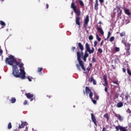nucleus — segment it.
I'll use <instances>...</instances> for the list:
<instances>
[{
    "label": "nucleus",
    "mask_w": 131,
    "mask_h": 131,
    "mask_svg": "<svg viewBox=\"0 0 131 131\" xmlns=\"http://www.w3.org/2000/svg\"><path fill=\"white\" fill-rule=\"evenodd\" d=\"M20 59H17L15 56L10 55L5 59L6 64L12 66V74L14 77L26 79V73L24 71V64Z\"/></svg>",
    "instance_id": "f257e3e1"
},
{
    "label": "nucleus",
    "mask_w": 131,
    "mask_h": 131,
    "mask_svg": "<svg viewBox=\"0 0 131 131\" xmlns=\"http://www.w3.org/2000/svg\"><path fill=\"white\" fill-rule=\"evenodd\" d=\"M78 46L79 47V49H80L81 52L79 51L77 52V60L79 62V64H76V66L79 71H81V69H80V67H81L82 70L84 71H85V68H84V63H83V61L81 60V56H83V50L84 49L83 48V45L81 42H79L78 43Z\"/></svg>",
    "instance_id": "f03ea898"
},
{
    "label": "nucleus",
    "mask_w": 131,
    "mask_h": 131,
    "mask_svg": "<svg viewBox=\"0 0 131 131\" xmlns=\"http://www.w3.org/2000/svg\"><path fill=\"white\" fill-rule=\"evenodd\" d=\"M71 9H73L74 13L76 14L75 16V23L76 25L78 26L79 28H80V14H81V12L80 11V9L79 8H77L76 6H75V4L74 2H72L71 5Z\"/></svg>",
    "instance_id": "7ed1b4c3"
},
{
    "label": "nucleus",
    "mask_w": 131,
    "mask_h": 131,
    "mask_svg": "<svg viewBox=\"0 0 131 131\" xmlns=\"http://www.w3.org/2000/svg\"><path fill=\"white\" fill-rule=\"evenodd\" d=\"M83 94L84 95H88L89 94V98H90V99L92 100L93 104H97V100H96V99H94L93 98V92H92V90H91L90 89V88H89L88 86H86L85 88V91H83Z\"/></svg>",
    "instance_id": "20e7f679"
},
{
    "label": "nucleus",
    "mask_w": 131,
    "mask_h": 131,
    "mask_svg": "<svg viewBox=\"0 0 131 131\" xmlns=\"http://www.w3.org/2000/svg\"><path fill=\"white\" fill-rule=\"evenodd\" d=\"M85 48L86 50L84 53V57H85L86 58H88V57H89L88 52L90 54H94V52H95V48H94V47H92V50H91V47H90V44H89V43L87 42L85 43Z\"/></svg>",
    "instance_id": "39448f33"
},
{
    "label": "nucleus",
    "mask_w": 131,
    "mask_h": 131,
    "mask_svg": "<svg viewBox=\"0 0 131 131\" xmlns=\"http://www.w3.org/2000/svg\"><path fill=\"white\" fill-rule=\"evenodd\" d=\"M103 79L104 81V83H103L102 85L103 86H105L104 91L106 94H109V92H108V89H109V86H108V82L107 81V75H104L103 76Z\"/></svg>",
    "instance_id": "423d86ee"
},
{
    "label": "nucleus",
    "mask_w": 131,
    "mask_h": 131,
    "mask_svg": "<svg viewBox=\"0 0 131 131\" xmlns=\"http://www.w3.org/2000/svg\"><path fill=\"white\" fill-rule=\"evenodd\" d=\"M124 45L125 46V50L126 51V56H129L130 55V43L124 42Z\"/></svg>",
    "instance_id": "0eeeda50"
},
{
    "label": "nucleus",
    "mask_w": 131,
    "mask_h": 131,
    "mask_svg": "<svg viewBox=\"0 0 131 131\" xmlns=\"http://www.w3.org/2000/svg\"><path fill=\"white\" fill-rule=\"evenodd\" d=\"M89 22H90V16H89V15H88L84 20V24H83V27L85 28V29H86L88 28V26L89 25Z\"/></svg>",
    "instance_id": "6e6552de"
},
{
    "label": "nucleus",
    "mask_w": 131,
    "mask_h": 131,
    "mask_svg": "<svg viewBox=\"0 0 131 131\" xmlns=\"http://www.w3.org/2000/svg\"><path fill=\"white\" fill-rule=\"evenodd\" d=\"M25 95L27 97V99L30 100L31 102L33 101V100H35V97L34 95L30 93H25Z\"/></svg>",
    "instance_id": "1a4fd4ad"
},
{
    "label": "nucleus",
    "mask_w": 131,
    "mask_h": 131,
    "mask_svg": "<svg viewBox=\"0 0 131 131\" xmlns=\"http://www.w3.org/2000/svg\"><path fill=\"white\" fill-rule=\"evenodd\" d=\"M115 129H117L118 130H120V131H127L128 130V128L127 127V126L126 127H122L120 125H118L115 127Z\"/></svg>",
    "instance_id": "9d476101"
},
{
    "label": "nucleus",
    "mask_w": 131,
    "mask_h": 131,
    "mask_svg": "<svg viewBox=\"0 0 131 131\" xmlns=\"http://www.w3.org/2000/svg\"><path fill=\"white\" fill-rule=\"evenodd\" d=\"M114 113L115 114V117H117V118H118V119L119 120V121H123V117L122 116H121V115H120V114H117L115 113V112H114Z\"/></svg>",
    "instance_id": "9b49d317"
},
{
    "label": "nucleus",
    "mask_w": 131,
    "mask_h": 131,
    "mask_svg": "<svg viewBox=\"0 0 131 131\" xmlns=\"http://www.w3.org/2000/svg\"><path fill=\"white\" fill-rule=\"evenodd\" d=\"M91 119L93 121V122L94 123L95 125L97 126V120L96 119V117H95V115H94V114H91Z\"/></svg>",
    "instance_id": "f8f14e48"
},
{
    "label": "nucleus",
    "mask_w": 131,
    "mask_h": 131,
    "mask_svg": "<svg viewBox=\"0 0 131 131\" xmlns=\"http://www.w3.org/2000/svg\"><path fill=\"white\" fill-rule=\"evenodd\" d=\"M99 1L98 0L95 1V7L94 9L96 11H98L99 10Z\"/></svg>",
    "instance_id": "ddd939ff"
},
{
    "label": "nucleus",
    "mask_w": 131,
    "mask_h": 131,
    "mask_svg": "<svg viewBox=\"0 0 131 131\" xmlns=\"http://www.w3.org/2000/svg\"><path fill=\"white\" fill-rule=\"evenodd\" d=\"M124 12L126 15H127L128 16H130L131 13L130 12H129V9L127 8H124Z\"/></svg>",
    "instance_id": "4468645a"
},
{
    "label": "nucleus",
    "mask_w": 131,
    "mask_h": 131,
    "mask_svg": "<svg viewBox=\"0 0 131 131\" xmlns=\"http://www.w3.org/2000/svg\"><path fill=\"white\" fill-rule=\"evenodd\" d=\"M25 125H26V122H23L21 121V124H19L18 128H24Z\"/></svg>",
    "instance_id": "2eb2a0df"
},
{
    "label": "nucleus",
    "mask_w": 131,
    "mask_h": 131,
    "mask_svg": "<svg viewBox=\"0 0 131 131\" xmlns=\"http://www.w3.org/2000/svg\"><path fill=\"white\" fill-rule=\"evenodd\" d=\"M125 98L126 101H128V99H130V95L128 94V92H126Z\"/></svg>",
    "instance_id": "dca6fc26"
},
{
    "label": "nucleus",
    "mask_w": 131,
    "mask_h": 131,
    "mask_svg": "<svg viewBox=\"0 0 131 131\" xmlns=\"http://www.w3.org/2000/svg\"><path fill=\"white\" fill-rule=\"evenodd\" d=\"M97 28L98 31H99L100 33H101L102 35H104V31H103V29H102V28H100L97 26Z\"/></svg>",
    "instance_id": "f3484780"
},
{
    "label": "nucleus",
    "mask_w": 131,
    "mask_h": 131,
    "mask_svg": "<svg viewBox=\"0 0 131 131\" xmlns=\"http://www.w3.org/2000/svg\"><path fill=\"white\" fill-rule=\"evenodd\" d=\"M90 81L91 82H93V84L94 85H96L97 84V81H96V80H95V79L93 77H91L90 78Z\"/></svg>",
    "instance_id": "a211bd4d"
},
{
    "label": "nucleus",
    "mask_w": 131,
    "mask_h": 131,
    "mask_svg": "<svg viewBox=\"0 0 131 131\" xmlns=\"http://www.w3.org/2000/svg\"><path fill=\"white\" fill-rule=\"evenodd\" d=\"M123 106V102H118L117 104V107L118 108H121V107H122Z\"/></svg>",
    "instance_id": "6ab92c4d"
},
{
    "label": "nucleus",
    "mask_w": 131,
    "mask_h": 131,
    "mask_svg": "<svg viewBox=\"0 0 131 131\" xmlns=\"http://www.w3.org/2000/svg\"><path fill=\"white\" fill-rule=\"evenodd\" d=\"M117 9V12H118L119 11H121L122 10L121 9V5H118L116 6V8H115L114 10V11H115V10H116Z\"/></svg>",
    "instance_id": "aec40b11"
},
{
    "label": "nucleus",
    "mask_w": 131,
    "mask_h": 131,
    "mask_svg": "<svg viewBox=\"0 0 131 131\" xmlns=\"http://www.w3.org/2000/svg\"><path fill=\"white\" fill-rule=\"evenodd\" d=\"M117 18H119L121 16V14H122V10H119V11H117Z\"/></svg>",
    "instance_id": "412c9836"
},
{
    "label": "nucleus",
    "mask_w": 131,
    "mask_h": 131,
    "mask_svg": "<svg viewBox=\"0 0 131 131\" xmlns=\"http://www.w3.org/2000/svg\"><path fill=\"white\" fill-rule=\"evenodd\" d=\"M16 101V100L15 97H12L10 100L11 103H12V104H14V103H15Z\"/></svg>",
    "instance_id": "4be33fe9"
},
{
    "label": "nucleus",
    "mask_w": 131,
    "mask_h": 131,
    "mask_svg": "<svg viewBox=\"0 0 131 131\" xmlns=\"http://www.w3.org/2000/svg\"><path fill=\"white\" fill-rule=\"evenodd\" d=\"M103 117L106 119V121H108V120H109V115H108V113L105 114L103 115Z\"/></svg>",
    "instance_id": "5701e85b"
},
{
    "label": "nucleus",
    "mask_w": 131,
    "mask_h": 131,
    "mask_svg": "<svg viewBox=\"0 0 131 131\" xmlns=\"http://www.w3.org/2000/svg\"><path fill=\"white\" fill-rule=\"evenodd\" d=\"M126 35V34L125 32H124H124H122L121 33H120V36L121 37H123V36L125 37Z\"/></svg>",
    "instance_id": "b1692460"
},
{
    "label": "nucleus",
    "mask_w": 131,
    "mask_h": 131,
    "mask_svg": "<svg viewBox=\"0 0 131 131\" xmlns=\"http://www.w3.org/2000/svg\"><path fill=\"white\" fill-rule=\"evenodd\" d=\"M0 24L3 26V28L6 26V23H5L3 20H0Z\"/></svg>",
    "instance_id": "393cba45"
},
{
    "label": "nucleus",
    "mask_w": 131,
    "mask_h": 131,
    "mask_svg": "<svg viewBox=\"0 0 131 131\" xmlns=\"http://www.w3.org/2000/svg\"><path fill=\"white\" fill-rule=\"evenodd\" d=\"M111 36V32H108L107 37H106V38H105L104 39V40H107V39H108L109 37H110Z\"/></svg>",
    "instance_id": "a878e982"
},
{
    "label": "nucleus",
    "mask_w": 131,
    "mask_h": 131,
    "mask_svg": "<svg viewBox=\"0 0 131 131\" xmlns=\"http://www.w3.org/2000/svg\"><path fill=\"white\" fill-rule=\"evenodd\" d=\"M80 5L81 6V7H84V4L83 3V2L81 0L79 1Z\"/></svg>",
    "instance_id": "bb28decb"
},
{
    "label": "nucleus",
    "mask_w": 131,
    "mask_h": 131,
    "mask_svg": "<svg viewBox=\"0 0 131 131\" xmlns=\"http://www.w3.org/2000/svg\"><path fill=\"white\" fill-rule=\"evenodd\" d=\"M114 39H115V38L114 37V36H112L110 38V41L111 42H113V41L114 40Z\"/></svg>",
    "instance_id": "cd10ccee"
},
{
    "label": "nucleus",
    "mask_w": 131,
    "mask_h": 131,
    "mask_svg": "<svg viewBox=\"0 0 131 131\" xmlns=\"http://www.w3.org/2000/svg\"><path fill=\"white\" fill-rule=\"evenodd\" d=\"M8 129H11V128H12V123L11 122H9L8 123Z\"/></svg>",
    "instance_id": "c85d7f7f"
},
{
    "label": "nucleus",
    "mask_w": 131,
    "mask_h": 131,
    "mask_svg": "<svg viewBox=\"0 0 131 131\" xmlns=\"http://www.w3.org/2000/svg\"><path fill=\"white\" fill-rule=\"evenodd\" d=\"M94 100H99V96L97 95V94L94 95Z\"/></svg>",
    "instance_id": "c756f323"
},
{
    "label": "nucleus",
    "mask_w": 131,
    "mask_h": 131,
    "mask_svg": "<svg viewBox=\"0 0 131 131\" xmlns=\"http://www.w3.org/2000/svg\"><path fill=\"white\" fill-rule=\"evenodd\" d=\"M126 112L129 114V116H131V111L129 108H127Z\"/></svg>",
    "instance_id": "7c9ffc66"
},
{
    "label": "nucleus",
    "mask_w": 131,
    "mask_h": 131,
    "mask_svg": "<svg viewBox=\"0 0 131 131\" xmlns=\"http://www.w3.org/2000/svg\"><path fill=\"white\" fill-rule=\"evenodd\" d=\"M96 38L98 41H101V38L99 37V35H98V34H96Z\"/></svg>",
    "instance_id": "2f4dec72"
},
{
    "label": "nucleus",
    "mask_w": 131,
    "mask_h": 131,
    "mask_svg": "<svg viewBox=\"0 0 131 131\" xmlns=\"http://www.w3.org/2000/svg\"><path fill=\"white\" fill-rule=\"evenodd\" d=\"M127 73H128V75L131 76V72L130 70H129V68L127 69Z\"/></svg>",
    "instance_id": "473e14b6"
},
{
    "label": "nucleus",
    "mask_w": 131,
    "mask_h": 131,
    "mask_svg": "<svg viewBox=\"0 0 131 131\" xmlns=\"http://www.w3.org/2000/svg\"><path fill=\"white\" fill-rule=\"evenodd\" d=\"M115 52H119L120 51V49L118 47H115Z\"/></svg>",
    "instance_id": "72a5a7b5"
},
{
    "label": "nucleus",
    "mask_w": 131,
    "mask_h": 131,
    "mask_svg": "<svg viewBox=\"0 0 131 131\" xmlns=\"http://www.w3.org/2000/svg\"><path fill=\"white\" fill-rule=\"evenodd\" d=\"M98 53H100V54H102L103 53V50H102V49L101 48H99L98 49Z\"/></svg>",
    "instance_id": "f704fd0d"
},
{
    "label": "nucleus",
    "mask_w": 131,
    "mask_h": 131,
    "mask_svg": "<svg viewBox=\"0 0 131 131\" xmlns=\"http://www.w3.org/2000/svg\"><path fill=\"white\" fill-rule=\"evenodd\" d=\"M42 71V68H38L37 72H41Z\"/></svg>",
    "instance_id": "c9c22d12"
},
{
    "label": "nucleus",
    "mask_w": 131,
    "mask_h": 131,
    "mask_svg": "<svg viewBox=\"0 0 131 131\" xmlns=\"http://www.w3.org/2000/svg\"><path fill=\"white\" fill-rule=\"evenodd\" d=\"M89 39L90 40H92V39H94V37L93 36V35L89 36Z\"/></svg>",
    "instance_id": "e433bc0d"
},
{
    "label": "nucleus",
    "mask_w": 131,
    "mask_h": 131,
    "mask_svg": "<svg viewBox=\"0 0 131 131\" xmlns=\"http://www.w3.org/2000/svg\"><path fill=\"white\" fill-rule=\"evenodd\" d=\"M97 45H98V42L97 41H94V48H96V47H97Z\"/></svg>",
    "instance_id": "4c0bfd02"
},
{
    "label": "nucleus",
    "mask_w": 131,
    "mask_h": 131,
    "mask_svg": "<svg viewBox=\"0 0 131 131\" xmlns=\"http://www.w3.org/2000/svg\"><path fill=\"white\" fill-rule=\"evenodd\" d=\"M86 58L87 57H85V56L82 57V59L84 62H86Z\"/></svg>",
    "instance_id": "58836bf2"
},
{
    "label": "nucleus",
    "mask_w": 131,
    "mask_h": 131,
    "mask_svg": "<svg viewBox=\"0 0 131 131\" xmlns=\"http://www.w3.org/2000/svg\"><path fill=\"white\" fill-rule=\"evenodd\" d=\"M75 49H76L75 47H72V50L73 51V52H75Z\"/></svg>",
    "instance_id": "ea45409f"
},
{
    "label": "nucleus",
    "mask_w": 131,
    "mask_h": 131,
    "mask_svg": "<svg viewBox=\"0 0 131 131\" xmlns=\"http://www.w3.org/2000/svg\"><path fill=\"white\" fill-rule=\"evenodd\" d=\"M27 103H28V101H27V100H25L24 102V105H27Z\"/></svg>",
    "instance_id": "a19ab883"
},
{
    "label": "nucleus",
    "mask_w": 131,
    "mask_h": 131,
    "mask_svg": "<svg viewBox=\"0 0 131 131\" xmlns=\"http://www.w3.org/2000/svg\"><path fill=\"white\" fill-rule=\"evenodd\" d=\"M3 50L1 49L0 50V56H2V55H3Z\"/></svg>",
    "instance_id": "79ce46f5"
},
{
    "label": "nucleus",
    "mask_w": 131,
    "mask_h": 131,
    "mask_svg": "<svg viewBox=\"0 0 131 131\" xmlns=\"http://www.w3.org/2000/svg\"><path fill=\"white\" fill-rule=\"evenodd\" d=\"M122 71L124 73H125V72H126V70L123 68H122Z\"/></svg>",
    "instance_id": "37998d69"
},
{
    "label": "nucleus",
    "mask_w": 131,
    "mask_h": 131,
    "mask_svg": "<svg viewBox=\"0 0 131 131\" xmlns=\"http://www.w3.org/2000/svg\"><path fill=\"white\" fill-rule=\"evenodd\" d=\"M27 79H28L29 81H32V80L31 78H30V77H28Z\"/></svg>",
    "instance_id": "c03bdc74"
},
{
    "label": "nucleus",
    "mask_w": 131,
    "mask_h": 131,
    "mask_svg": "<svg viewBox=\"0 0 131 131\" xmlns=\"http://www.w3.org/2000/svg\"><path fill=\"white\" fill-rule=\"evenodd\" d=\"M102 131H108L105 127H103Z\"/></svg>",
    "instance_id": "a18cd8bd"
},
{
    "label": "nucleus",
    "mask_w": 131,
    "mask_h": 131,
    "mask_svg": "<svg viewBox=\"0 0 131 131\" xmlns=\"http://www.w3.org/2000/svg\"><path fill=\"white\" fill-rule=\"evenodd\" d=\"M115 84H118V81H115L113 82Z\"/></svg>",
    "instance_id": "49530a36"
},
{
    "label": "nucleus",
    "mask_w": 131,
    "mask_h": 131,
    "mask_svg": "<svg viewBox=\"0 0 131 131\" xmlns=\"http://www.w3.org/2000/svg\"><path fill=\"white\" fill-rule=\"evenodd\" d=\"M92 62H93V63H95V62H96V58H93V59H92Z\"/></svg>",
    "instance_id": "de8ad7c7"
},
{
    "label": "nucleus",
    "mask_w": 131,
    "mask_h": 131,
    "mask_svg": "<svg viewBox=\"0 0 131 131\" xmlns=\"http://www.w3.org/2000/svg\"><path fill=\"white\" fill-rule=\"evenodd\" d=\"M87 71H91V68H90L89 67L87 68L86 69Z\"/></svg>",
    "instance_id": "09e8293b"
},
{
    "label": "nucleus",
    "mask_w": 131,
    "mask_h": 131,
    "mask_svg": "<svg viewBox=\"0 0 131 131\" xmlns=\"http://www.w3.org/2000/svg\"><path fill=\"white\" fill-rule=\"evenodd\" d=\"M100 4H103V3H104V0H99Z\"/></svg>",
    "instance_id": "8fccbe9b"
},
{
    "label": "nucleus",
    "mask_w": 131,
    "mask_h": 131,
    "mask_svg": "<svg viewBox=\"0 0 131 131\" xmlns=\"http://www.w3.org/2000/svg\"><path fill=\"white\" fill-rule=\"evenodd\" d=\"M104 43V41H102L100 43V47H102V45Z\"/></svg>",
    "instance_id": "3c124183"
},
{
    "label": "nucleus",
    "mask_w": 131,
    "mask_h": 131,
    "mask_svg": "<svg viewBox=\"0 0 131 131\" xmlns=\"http://www.w3.org/2000/svg\"><path fill=\"white\" fill-rule=\"evenodd\" d=\"M111 67L113 68V69H116L115 67H114V65H112Z\"/></svg>",
    "instance_id": "603ef678"
},
{
    "label": "nucleus",
    "mask_w": 131,
    "mask_h": 131,
    "mask_svg": "<svg viewBox=\"0 0 131 131\" xmlns=\"http://www.w3.org/2000/svg\"><path fill=\"white\" fill-rule=\"evenodd\" d=\"M46 9H49V4H46Z\"/></svg>",
    "instance_id": "864d4df0"
},
{
    "label": "nucleus",
    "mask_w": 131,
    "mask_h": 131,
    "mask_svg": "<svg viewBox=\"0 0 131 131\" xmlns=\"http://www.w3.org/2000/svg\"><path fill=\"white\" fill-rule=\"evenodd\" d=\"M121 42H122V43H123V45H124V42H125L123 40H122Z\"/></svg>",
    "instance_id": "5fc2aeb1"
},
{
    "label": "nucleus",
    "mask_w": 131,
    "mask_h": 131,
    "mask_svg": "<svg viewBox=\"0 0 131 131\" xmlns=\"http://www.w3.org/2000/svg\"><path fill=\"white\" fill-rule=\"evenodd\" d=\"M98 24H102V21H100L98 23Z\"/></svg>",
    "instance_id": "6e6d98bb"
},
{
    "label": "nucleus",
    "mask_w": 131,
    "mask_h": 131,
    "mask_svg": "<svg viewBox=\"0 0 131 131\" xmlns=\"http://www.w3.org/2000/svg\"><path fill=\"white\" fill-rule=\"evenodd\" d=\"M90 67H92V66H93V64L92 63H90Z\"/></svg>",
    "instance_id": "4d7b16f0"
},
{
    "label": "nucleus",
    "mask_w": 131,
    "mask_h": 131,
    "mask_svg": "<svg viewBox=\"0 0 131 131\" xmlns=\"http://www.w3.org/2000/svg\"><path fill=\"white\" fill-rule=\"evenodd\" d=\"M116 33H117V34H119V32H117Z\"/></svg>",
    "instance_id": "13d9d810"
},
{
    "label": "nucleus",
    "mask_w": 131,
    "mask_h": 131,
    "mask_svg": "<svg viewBox=\"0 0 131 131\" xmlns=\"http://www.w3.org/2000/svg\"><path fill=\"white\" fill-rule=\"evenodd\" d=\"M116 97H117V98H118V95H116Z\"/></svg>",
    "instance_id": "bf43d9fd"
},
{
    "label": "nucleus",
    "mask_w": 131,
    "mask_h": 131,
    "mask_svg": "<svg viewBox=\"0 0 131 131\" xmlns=\"http://www.w3.org/2000/svg\"><path fill=\"white\" fill-rule=\"evenodd\" d=\"M14 131H18L17 129H15Z\"/></svg>",
    "instance_id": "052dcab7"
},
{
    "label": "nucleus",
    "mask_w": 131,
    "mask_h": 131,
    "mask_svg": "<svg viewBox=\"0 0 131 131\" xmlns=\"http://www.w3.org/2000/svg\"><path fill=\"white\" fill-rule=\"evenodd\" d=\"M90 2H93V0H89Z\"/></svg>",
    "instance_id": "680f3d73"
},
{
    "label": "nucleus",
    "mask_w": 131,
    "mask_h": 131,
    "mask_svg": "<svg viewBox=\"0 0 131 131\" xmlns=\"http://www.w3.org/2000/svg\"><path fill=\"white\" fill-rule=\"evenodd\" d=\"M1 1H2V2H4V1H5V0H1Z\"/></svg>",
    "instance_id": "e2e57ef3"
},
{
    "label": "nucleus",
    "mask_w": 131,
    "mask_h": 131,
    "mask_svg": "<svg viewBox=\"0 0 131 131\" xmlns=\"http://www.w3.org/2000/svg\"><path fill=\"white\" fill-rule=\"evenodd\" d=\"M99 27H101V26H99Z\"/></svg>",
    "instance_id": "0e129e2a"
},
{
    "label": "nucleus",
    "mask_w": 131,
    "mask_h": 131,
    "mask_svg": "<svg viewBox=\"0 0 131 131\" xmlns=\"http://www.w3.org/2000/svg\"><path fill=\"white\" fill-rule=\"evenodd\" d=\"M1 46H0V50H1Z\"/></svg>",
    "instance_id": "69168bd1"
},
{
    "label": "nucleus",
    "mask_w": 131,
    "mask_h": 131,
    "mask_svg": "<svg viewBox=\"0 0 131 131\" xmlns=\"http://www.w3.org/2000/svg\"><path fill=\"white\" fill-rule=\"evenodd\" d=\"M26 131H27V130H26Z\"/></svg>",
    "instance_id": "338daca9"
}]
</instances>
